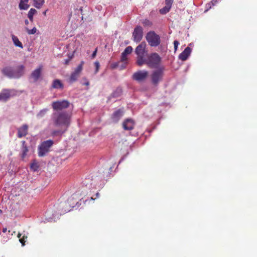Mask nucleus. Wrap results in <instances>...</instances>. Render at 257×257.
<instances>
[{"mask_svg":"<svg viewBox=\"0 0 257 257\" xmlns=\"http://www.w3.org/2000/svg\"><path fill=\"white\" fill-rule=\"evenodd\" d=\"M173 43H174V50H175V51H176L178 46L179 44V43L178 41L175 40L174 41Z\"/></svg>","mask_w":257,"mask_h":257,"instance_id":"37","label":"nucleus"},{"mask_svg":"<svg viewBox=\"0 0 257 257\" xmlns=\"http://www.w3.org/2000/svg\"><path fill=\"white\" fill-rule=\"evenodd\" d=\"M13 90L5 89L0 93V100L7 101L11 96L14 95Z\"/></svg>","mask_w":257,"mask_h":257,"instance_id":"10","label":"nucleus"},{"mask_svg":"<svg viewBox=\"0 0 257 257\" xmlns=\"http://www.w3.org/2000/svg\"><path fill=\"white\" fill-rule=\"evenodd\" d=\"M42 70V66H40L38 68L35 69L32 73L31 76L34 79L35 81L38 80L40 76Z\"/></svg>","mask_w":257,"mask_h":257,"instance_id":"20","label":"nucleus"},{"mask_svg":"<svg viewBox=\"0 0 257 257\" xmlns=\"http://www.w3.org/2000/svg\"><path fill=\"white\" fill-rule=\"evenodd\" d=\"M27 238V236L25 235H23L22 238L19 239L20 242L22 243L23 246L25 245V243L26 242L25 239Z\"/></svg>","mask_w":257,"mask_h":257,"instance_id":"36","label":"nucleus"},{"mask_svg":"<svg viewBox=\"0 0 257 257\" xmlns=\"http://www.w3.org/2000/svg\"><path fill=\"white\" fill-rule=\"evenodd\" d=\"M122 91L121 89L120 88H117L115 91H114L112 94V95L113 97H116L119 96L120 94L121 93Z\"/></svg>","mask_w":257,"mask_h":257,"instance_id":"30","label":"nucleus"},{"mask_svg":"<svg viewBox=\"0 0 257 257\" xmlns=\"http://www.w3.org/2000/svg\"><path fill=\"white\" fill-rule=\"evenodd\" d=\"M164 67H160L159 69L154 71L151 74V80L152 83L157 86L162 81L164 76Z\"/></svg>","mask_w":257,"mask_h":257,"instance_id":"5","label":"nucleus"},{"mask_svg":"<svg viewBox=\"0 0 257 257\" xmlns=\"http://www.w3.org/2000/svg\"><path fill=\"white\" fill-rule=\"evenodd\" d=\"M70 104V102L67 100H58L53 102L52 107L54 110L59 111L67 108Z\"/></svg>","mask_w":257,"mask_h":257,"instance_id":"6","label":"nucleus"},{"mask_svg":"<svg viewBox=\"0 0 257 257\" xmlns=\"http://www.w3.org/2000/svg\"><path fill=\"white\" fill-rule=\"evenodd\" d=\"M191 52V49L190 47H187L185 50L180 54L179 58L182 61H185L187 59Z\"/></svg>","mask_w":257,"mask_h":257,"instance_id":"15","label":"nucleus"},{"mask_svg":"<svg viewBox=\"0 0 257 257\" xmlns=\"http://www.w3.org/2000/svg\"><path fill=\"white\" fill-rule=\"evenodd\" d=\"M97 49L96 48V49L95 50V51L93 52L92 55H91V57L92 58H94L96 55V53H97Z\"/></svg>","mask_w":257,"mask_h":257,"instance_id":"41","label":"nucleus"},{"mask_svg":"<svg viewBox=\"0 0 257 257\" xmlns=\"http://www.w3.org/2000/svg\"><path fill=\"white\" fill-rule=\"evenodd\" d=\"M134 121L132 119H126L122 123L123 129L127 131L132 130L134 127Z\"/></svg>","mask_w":257,"mask_h":257,"instance_id":"12","label":"nucleus"},{"mask_svg":"<svg viewBox=\"0 0 257 257\" xmlns=\"http://www.w3.org/2000/svg\"><path fill=\"white\" fill-rule=\"evenodd\" d=\"M212 6H213V5H212V4L210 2L206 4L207 9L205 11H207L209 9H210L211 8Z\"/></svg>","mask_w":257,"mask_h":257,"instance_id":"39","label":"nucleus"},{"mask_svg":"<svg viewBox=\"0 0 257 257\" xmlns=\"http://www.w3.org/2000/svg\"><path fill=\"white\" fill-rule=\"evenodd\" d=\"M28 19H26L25 21V25H26V27H32L34 25L33 23V17H28Z\"/></svg>","mask_w":257,"mask_h":257,"instance_id":"27","label":"nucleus"},{"mask_svg":"<svg viewBox=\"0 0 257 257\" xmlns=\"http://www.w3.org/2000/svg\"><path fill=\"white\" fill-rule=\"evenodd\" d=\"M83 79L86 81V82L84 83V85H85L86 86H89V82L87 80V79L86 78H83Z\"/></svg>","mask_w":257,"mask_h":257,"instance_id":"42","label":"nucleus"},{"mask_svg":"<svg viewBox=\"0 0 257 257\" xmlns=\"http://www.w3.org/2000/svg\"><path fill=\"white\" fill-rule=\"evenodd\" d=\"M123 114V110L122 109H118L113 113L111 118L113 121L117 122L122 116Z\"/></svg>","mask_w":257,"mask_h":257,"instance_id":"18","label":"nucleus"},{"mask_svg":"<svg viewBox=\"0 0 257 257\" xmlns=\"http://www.w3.org/2000/svg\"><path fill=\"white\" fill-rule=\"evenodd\" d=\"M52 120L56 126L67 130L71 123V113L65 111L54 112L52 114Z\"/></svg>","mask_w":257,"mask_h":257,"instance_id":"1","label":"nucleus"},{"mask_svg":"<svg viewBox=\"0 0 257 257\" xmlns=\"http://www.w3.org/2000/svg\"><path fill=\"white\" fill-rule=\"evenodd\" d=\"M48 111V109L47 108L42 109L37 113V117L39 118L44 117Z\"/></svg>","mask_w":257,"mask_h":257,"instance_id":"26","label":"nucleus"},{"mask_svg":"<svg viewBox=\"0 0 257 257\" xmlns=\"http://www.w3.org/2000/svg\"><path fill=\"white\" fill-rule=\"evenodd\" d=\"M99 193H97L96 194V197H99Z\"/></svg>","mask_w":257,"mask_h":257,"instance_id":"49","label":"nucleus"},{"mask_svg":"<svg viewBox=\"0 0 257 257\" xmlns=\"http://www.w3.org/2000/svg\"><path fill=\"white\" fill-rule=\"evenodd\" d=\"M161 60L158 54L153 53L147 57L146 64L151 68H158L161 64Z\"/></svg>","mask_w":257,"mask_h":257,"instance_id":"2","label":"nucleus"},{"mask_svg":"<svg viewBox=\"0 0 257 257\" xmlns=\"http://www.w3.org/2000/svg\"><path fill=\"white\" fill-rule=\"evenodd\" d=\"M145 56H138L137 64L138 66H141L144 64H146L147 59L144 58Z\"/></svg>","mask_w":257,"mask_h":257,"instance_id":"24","label":"nucleus"},{"mask_svg":"<svg viewBox=\"0 0 257 257\" xmlns=\"http://www.w3.org/2000/svg\"><path fill=\"white\" fill-rule=\"evenodd\" d=\"M29 0H21L19 4V8L20 10H27L29 7V5L27 4Z\"/></svg>","mask_w":257,"mask_h":257,"instance_id":"25","label":"nucleus"},{"mask_svg":"<svg viewBox=\"0 0 257 257\" xmlns=\"http://www.w3.org/2000/svg\"><path fill=\"white\" fill-rule=\"evenodd\" d=\"M47 11V10H46V11L43 12V14L45 15L46 14Z\"/></svg>","mask_w":257,"mask_h":257,"instance_id":"48","label":"nucleus"},{"mask_svg":"<svg viewBox=\"0 0 257 257\" xmlns=\"http://www.w3.org/2000/svg\"><path fill=\"white\" fill-rule=\"evenodd\" d=\"M14 76L15 78H19L22 76L25 73V66L23 65H20L17 66L14 70Z\"/></svg>","mask_w":257,"mask_h":257,"instance_id":"11","label":"nucleus"},{"mask_svg":"<svg viewBox=\"0 0 257 257\" xmlns=\"http://www.w3.org/2000/svg\"><path fill=\"white\" fill-rule=\"evenodd\" d=\"M146 38L149 44L152 47H157L161 43L160 36L154 31L149 32L147 34Z\"/></svg>","mask_w":257,"mask_h":257,"instance_id":"3","label":"nucleus"},{"mask_svg":"<svg viewBox=\"0 0 257 257\" xmlns=\"http://www.w3.org/2000/svg\"><path fill=\"white\" fill-rule=\"evenodd\" d=\"M133 51V48L131 46L127 47L121 53L120 60L122 62H125L127 60V55L131 54Z\"/></svg>","mask_w":257,"mask_h":257,"instance_id":"16","label":"nucleus"},{"mask_svg":"<svg viewBox=\"0 0 257 257\" xmlns=\"http://www.w3.org/2000/svg\"><path fill=\"white\" fill-rule=\"evenodd\" d=\"M212 6H213V5H212V4L210 2L206 4L207 9L205 11H207L209 9H210L211 8Z\"/></svg>","mask_w":257,"mask_h":257,"instance_id":"38","label":"nucleus"},{"mask_svg":"<svg viewBox=\"0 0 257 257\" xmlns=\"http://www.w3.org/2000/svg\"><path fill=\"white\" fill-rule=\"evenodd\" d=\"M133 39L136 43L140 42L143 37V29L140 26H137L133 32Z\"/></svg>","mask_w":257,"mask_h":257,"instance_id":"7","label":"nucleus"},{"mask_svg":"<svg viewBox=\"0 0 257 257\" xmlns=\"http://www.w3.org/2000/svg\"><path fill=\"white\" fill-rule=\"evenodd\" d=\"M148 76V72L146 70H140L135 72L133 75V79L141 81L145 80Z\"/></svg>","mask_w":257,"mask_h":257,"instance_id":"9","label":"nucleus"},{"mask_svg":"<svg viewBox=\"0 0 257 257\" xmlns=\"http://www.w3.org/2000/svg\"><path fill=\"white\" fill-rule=\"evenodd\" d=\"M22 146L21 148V151H22V154H21V157L22 159H24L27 155V153L28 152V149L27 146H26V143L25 141H23L22 142Z\"/></svg>","mask_w":257,"mask_h":257,"instance_id":"19","label":"nucleus"},{"mask_svg":"<svg viewBox=\"0 0 257 257\" xmlns=\"http://www.w3.org/2000/svg\"><path fill=\"white\" fill-rule=\"evenodd\" d=\"M7 228H3V232L4 233L6 232H7Z\"/></svg>","mask_w":257,"mask_h":257,"instance_id":"45","label":"nucleus"},{"mask_svg":"<svg viewBox=\"0 0 257 257\" xmlns=\"http://www.w3.org/2000/svg\"><path fill=\"white\" fill-rule=\"evenodd\" d=\"M210 3L212 4V5L214 6L217 3V0H212L210 2Z\"/></svg>","mask_w":257,"mask_h":257,"instance_id":"44","label":"nucleus"},{"mask_svg":"<svg viewBox=\"0 0 257 257\" xmlns=\"http://www.w3.org/2000/svg\"><path fill=\"white\" fill-rule=\"evenodd\" d=\"M54 144V141L51 140L42 142L38 147V155L39 157L44 156L50 151V149Z\"/></svg>","mask_w":257,"mask_h":257,"instance_id":"4","label":"nucleus"},{"mask_svg":"<svg viewBox=\"0 0 257 257\" xmlns=\"http://www.w3.org/2000/svg\"><path fill=\"white\" fill-rule=\"evenodd\" d=\"M12 38L15 46L18 47L21 49L23 48V45L22 43L19 41L18 38L17 36L12 35Z\"/></svg>","mask_w":257,"mask_h":257,"instance_id":"21","label":"nucleus"},{"mask_svg":"<svg viewBox=\"0 0 257 257\" xmlns=\"http://www.w3.org/2000/svg\"><path fill=\"white\" fill-rule=\"evenodd\" d=\"M44 2L34 1V6L36 8L39 9L43 5Z\"/></svg>","mask_w":257,"mask_h":257,"instance_id":"31","label":"nucleus"},{"mask_svg":"<svg viewBox=\"0 0 257 257\" xmlns=\"http://www.w3.org/2000/svg\"><path fill=\"white\" fill-rule=\"evenodd\" d=\"M37 11L35 9H31L29 11L27 16H33L34 15L37 14Z\"/></svg>","mask_w":257,"mask_h":257,"instance_id":"33","label":"nucleus"},{"mask_svg":"<svg viewBox=\"0 0 257 257\" xmlns=\"http://www.w3.org/2000/svg\"><path fill=\"white\" fill-rule=\"evenodd\" d=\"M3 74L10 78H15L14 70L10 67H6L2 70Z\"/></svg>","mask_w":257,"mask_h":257,"instance_id":"17","label":"nucleus"},{"mask_svg":"<svg viewBox=\"0 0 257 257\" xmlns=\"http://www.w3.org/2000/svg\"><path fill=\"white\" fill-rule=\"evenodd\" d=\"M52 88L58 89V88H63L64 87V85L63 83L61 82V81L59 79H56L54 80L52 85Z\"/></svg>","mask_w":257,"mask_h":257,"instance_id":"22","label":"nucleus"},{"mask_svg":"<svg viewBox=\"0 0 257 257\" xmlns=\"http://www.w3.org/2000/svg\"><path fill=\"white\" fill-rule=\"evenodd\" d=\"M26 29L27 33L29 35L34 34L37 32V29L35 27H34L33 28V29H32L31 30L29 29L28 27H26Z\"/></svg>","mask_w":257,"mask_h":257,"instance_id":"29","label":"nucleus"},{"mask_svg":"<svg viewBox=\"0 0 257 257\" xmlns=\"http://www.w3.org/2000/svg\"><path fill=\"white\" fill-rule=\"evenodd\" d=\"M146 43L142 42L136 48L135 52L138 56H145Z\"/></svg>","mask_w":257,"mask_h":257,"instance_id":"14","label":"nucleus"},{"mask_svg":"<svg viewBox=\"0 0 257 257\" xmlns=\"http://www.w3.org/2000/svg\"><path fill=\"white\" fill-rule=\"evenodd\" d=\"M170 9L171 8L165 6L162 9L160 10V13L161 15H165L170 11Z\"/></svg>","mask_w":257,"mask_h":257,"instance_id":"28","label":"nucleus"},{"mask_svg":"<svg viewBox=\"0 0 257 257\" xmlns=\"http://www.w3.org/2000/svg\"><path fill=\"white\" fill-rule=\"evenodd\" d=\"M174 0H165V3L166 6L171 8Z\"/></svg>","mask_w":257,"mask_h":257,"instance_id":"35","label":"nucleus"},{"mask_svg":"<svg viewBox=\"0 0 257 257\" xmlns=\"http://www.w3.org/2000/svg\"><path fill=\"white\" fill-rule=\"evenodd\" d=\"M28 126L27 124H24L21 127L18 128V137L21 138L25 137L28 134Z\"/></svg>","mask_w":257,"mask_h":257,"instance_id":"13","label":"nucleus"},{"mask_svg":"<svg viewBox=\"0 0 257 257\" xmlns=\"http://www.w3.org/2000/svg\"><path fill=\"white\" fill-rule=\"evenodd\" d=\"M39 168V165L37 163H33L31 165V168L34 171H36Z\"/></svg>","mask_w":257,"mask_h":257,"instance_id":"32","label":"nucleus"},{"mask_svg":"<svg viewBox=\"0 0 257 257\" xmlns=\"http://www.w3.org/2000/svg\"><path fill=\"white\" fill-rule=\"evenodd\" d=\"M84 63V61H81L78 66L76 68L74 71L71 73L69 78L70 81L71 82H75L77 80L83 69Z\"/></svg>","mask_w":257,"mask_h":257,"instance_id":"8","label":"nucleus"},{"mask_svg":"<svg viewBox=\"0 0 257 257\" xmlns=\"http://www.w3.org/2000/svg\"><path fill=\"white\" fill-rule=\"evenodd\" d=\"M21 235L22 234L20 233H19L18 234V237L19 238V239L22 238L21 237Z\"/></svg>","mask_w":257,"mask_h":257,"instance_id":"46","label":"nucleus"},{"mask_svg":"<svg viewBox=\"0 0 257 257\" xmlns=\"http://www.w3.org/2000/svg\"><path fill=\"white\" fill-rule=\"evenodd\" d=\"M94 64H95V65L96 67V73L98 71V69L99 68V63L98 62L96 61L95 62Z\"/></svg>","mask_w":257,"mask_h":257,"instance_id":"40","label":"nucleus"},{"mask_svg":"<svg viewBox=\"0 0 257 257\" xmlns=\"http://www.w3.org/2000/svg\"><path fill=\"white\" fill-rule=\"evenodd\" d=\"M78 13H77V15H80V14H79V13H80V14H81V15H84V14H82V8H80V9H79V10H78Z\"/></svg>","mask_w":257,"mask_h":257,"instance_id":"43","label":"nucleus"},{"mask_svg":"<svg viewBox=\"0 0 257 257\" xmlns=\"http://www.w3.org/2000/svg\"><path fill=\"white\" fill-rule=\"evenodd\" d=\"M67 131V130L65 128H64L63 130H53L51 133V136L53 137L56 136H61Z\"/></svg>","mask_w":257,"mask_h":257,"instance_id":"23","label":"nucleus"},{"mask_svg":"<svg viewBox=\"0 0 257 257\" xmlns=\"http://www.w3.org/2000/svg\"><path fill=\"white\" fill-rule=\"evenodd\" d=\"M69 60H66L65 61V64H68V63H69Z\"/></svg>","mask_w":257,"mask_h":257,"instance_id":"47","label":"nucleus"},{"mask_svg":"<svg viewBox=\"0 0 257 257\" xmlns=\"http://www.w3.org/2000/svg\"><path fill=\"white\" fill-rule=\"evenodd\" d=\"M143 24L145 26H151L152 25V22L149 20L145 19L143 22Z\"/></svg>","mask_w":257,"mask_h":257,"instance_id":"34","label":"nucleus"}]
</instances>
